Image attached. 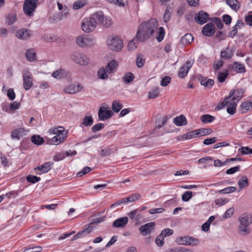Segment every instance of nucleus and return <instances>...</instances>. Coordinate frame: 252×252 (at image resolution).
<instances>
[{
    "label": "nucleus",
    "instance_id": "f257e3e1",
    "mask_svg": "<svg viewBox=\"0 0 252 252\" xmlns=\"http://www.w3.org/2000/svg\"><path fill=\"white\" fill-rule=\"evenodd\" d=\"M158 26V22L155 18H151L142 22L139 26L136 34V40L144 42L152 36Z\"/></svg>",
    "mask_w": 252,
    "mask_h": 252
},
{
    "label": "nucleus",
    "instance_id": "f03ea898",
    "mask_svg": "<svg viewBox=\"0 0 252 252\" xmlns=\"http://www.w3.org/2000/svg\"><path fill=\"white\" fill-rule=\"evenodd\" d=\"M238 220L240 223L238 226L239 233L243 235L250 234L251 229L249 228V225L252 223V215L242 214L239 217Z\"/></svg>",
    "mask_w": 252,
    "mask_h": 252
},
{
    "label": "nucleus",
    "instance_id": "7ed1b4c3",
    "mask_svg": "<svg viewBox=\"0 0 252 252\" xmlns=\"http://www.w3.org/2000/svg\"><path fill=\"white\" fill-rule=\"evenodd\" d=\"M90 16L92 20L96 22V25L100 24L105 28H108L112 24V19L110 17H105L101 11H97Z\"/></svg>",
    "mask_w": 252,
    "mask_h": 252
},
{
    "label": "nucleus",
    "instance_id": "20e7f679",
    "mask_svg": "<svg viewBox=\"0 0 252 252\" xmlns=\"http://www.w3.org/2000/svg\"><path fill=\"white\" fill-rule=\"evenodd\" d=\"M38 3V0H25L23 7L24 13L29 17L33 16Z\"/></svg>",
    "mask_w": 252,
    "mask_h": 252
},
{
    "label": "nucleus",
    "instance_id": "39448f33",
    "mask_svg": "<svg viewBox=\"0 0 252 252\" xmlns=\"http://www.w3.org/2000/svg\"><path fill=\"white\" fill-rule=\"evenodd\" d=\"M96 27V22L92 20L91 16L88 18L84 19L81 23V28L86 33L93 32Z\"/></svg>",
    "mask_w": 252,
    "mask_h": 252
},
{
    "label": "nucleus",
    "instance_id": "423d86ee",
    "mask_svg": "<svg viewBox=\"0 0 252 252\" xmlns=\"http://www.w3.org/2000/svg\"><path fill=\"white\" fill-rule=\"evenodd\" d=\"M123 41L118 37H113L107 40L109 48L112 51H119L123 48Z\"/></svg>",
    "mask_w": 252,
    "mask_h": 252
},
{
    "label": "nucleus",
    "instance_id": "0eeeda50",
    "mask_svg": "<svg viewBox=\"0 0 252 252\" xmlns=\"http://www.w3.org/2000/svg\"><path fill=\"white\" fill-rule=\"evenodd\" d=\"M71 58L76 63L82 65H87L89 62V59L86 55L79 52L73 53L71 55Z\"/></svg>",
    "mask_w": 252,
    "mask_h": 252
},
{
    "label": "nucleus",
    "instance_id": "6e6552de",
    "mask_svg": "<svg viewBox=\"0 0 252 252\" xmlns=\"http://www.w3.org/2000/svg\"><path fill=\"white\" fill-rule=\"evenodd\" d=\"M23 87L26 90H30L33 85V77L29 70L22 71Z\"/></svg>",
    "mask_w": 252,
    "mask_h": 252
},
{
    "label": "nucleus",
    "instance_id": "1a4fd4ad",
    "mask_svg": "<svg viewBox=\"0 0 252 252\" xmlns=\"http://www.w3.org/2000/svg\"><path fill=\"white\" fill-rule=\"evenodd\" d=\"M76 43L80 47H84L94 44L95 39L88 36H80L77 38Z\"/></svg>",
    "mask_w": 252,
    "mask_h": 252
},
{
    "label": "nucleus",
    "instance_id": "9d476101",
    "mask_svg": "<svg viewBox=\"0 0 252 252\" xmlns=\"http://www.w3.org/2000/svg\"><path fill=\"white\" fill-rule=\"evenodd\" d=\"M156 223L155 222H150L144 225H141L139 228V230L143 236H147L154 230Z\"/></svg>",
    "mask_w": 252,
    "mask_h": 252
},
{
    "label": "nucleus",
    "instance_id": "9b49d317",
    "mask_svg": "<svg viewBox=\"0 0 252 252\" xmlns=\"http://www.w3.org/2000/svg\"><path fill=\"white\" fill-rule=\"evenodd\" d=\"M53 163L50 161L45 162L44 164L38 165L34 168V171L37 174L48 172L52 167Z\"/></svg>",
    "mask_w": 252,
    "mask_h": 252
},
{
    "label": "nucleus",
    "instance_id": "f8f14e48",
    "mask_svg": "<svg viewBox=\"0 0 252 252\" xmlns=\"http://www.w3.org/2000/svg\"><path fill=\"white\" fill-rule=\"evenodd\" d=\"M194 20L198 24L203 25L209 21V15L203 11H200L195 14Z\"/></svg>",
    "mask_w": 252,
    "mask_h": 252
},
{
    "label": "nucleus",
    "instance_id": "ddd939ff",
    "mask_svg": "<svg viewBox=\"0 0 252 252\" xmlns=\"http://www.w3.org/2000/svg\"><path fill=\"white\" fill-rule=\"evenodd\" d=\"M113 115L111 110H108L107 108L101 107L98 112V117L99 120L104 121L111 117Z\"/></svg>",
    "mask_w": 252,
    "mask_h": 252
},
{
    "label": "nucleus",
    "instance_id": "4468645a",
    "mask_svg": "<svg viewBox=\"0 0 252 252\" xmlns=\"http://www.w3.org/2000/svg\"><path fill=\"white\" fill-rule=\"evenodd\" d=\"M215 32V26L213 23H208L205 25L202 30V32L206 36H212Z\"/></svg>",
    "mask_w": 252,
    "mask_h": 252
},
{
    "label": "nucleus",
    "instance_id": "2eb2a0df",
    "mask_svg": "<svg viewBox=\"0 0 252 252\" xmlns=\"http://www.w3.org/2000/svg\"><path fill=\"white\" fill-rule=\"evenodd\" d=\"M83 87L80 84L76 86L74 84H70L64 88L63 91L65 93L74 94L81 91Z\"/></svg>",
    "mask_w": 252,
    "mask_h": 252
},
{
    "label": "nucleus",
    "instance_id": "dca6fc26",
    "mask_svg": "<svg viewBox=\"0 0 252 252\" xmlns=\"http://www.w3.org/2000/svg\"><path fill=\"white\" fill-rule=\"evenodd\" d=\"M192 64L193 62L191 61H187L185 65L181 67L180 68V70L178 72V76L181 78H184L188 74L190 68L191 67Z\"/></svg>",
    "mask_w": 252,
    "mask_h": 252
},
{
    "label": "nucleus",
    "instance_id": "f3484780",
    "mask_svg": "<svg viewBox=\"0 0 252 252\" xmlns=\"http://www.w3.org/2000/svg\"><path fill=\"white\" fill-rule=\"evenodd\" d=\"M31 34L32 32L31 30L21 29L16 32V36L19 39L27 40L30 38Z\"/></svg>",
    "mask_w": 252,
    "mask_h": 252
},
{
    "label": "nucleus",
    "instance_id": "a211bd4d",
    "mask_svg": "<svg viewBox=\"0 0 252 252\" xmlns=\"http://www.w3.org/2000/svg\"><path fill=\"white\" fill-rule=\"evenodd\" d=\"M244 91L242 89H236L230 92L228 98L232 101L237 100L239 101L242 97Z\"/></svg>",
    "mask_w": 252,
    "mask_h": 252
},
{
    "label": "nucleus",
    "instance_id": "6ab92c4d",
    "mask_svg": "<svg viewBox=\"0 0 252 252\" xmlns=\"http://www.w3.org/2000/svg\"><path fill=\"white\" fill-rule=\"evenodd\" d=\"M128 222V219L127 217L118 218L113 222L114 227L119 228L124 227Z\"/></svg>",
    "mask_w": 252,
    "mask_h": 252
},
{
    "label": "nucleus",
    "instance_id": "aec40b11",
    "mask_svg": "<svg viewBox=\"0 0 252 252\" xmlns=\"http://www.w3.org/2000/svg\"><path fill=\"white\" fill-rule=\"evenodd\" d=\"M233 50L229 47L221 50L220 53V57L224 60H229L232 58L233 55Z\"/></svg>",
    "mask_w": 252,
    "mask_h": 252
},
{
    "label": "nucleus",
    "instance_id": "412c9836",
    "mask_svg": "<svg viewBox=\"0 0 252 252\" xmlns=\"http://www.w3.org/2000/svg\"><path fill=\"white\" fill-rule=\"evenodd\" d=\"M92 231V228H90V225H86V228L83 230L79 232L75 235H74L72 239V240H75L78 238L83 237L90 234Z\"/></svg>",
    "mask_w": 252,
    "mask_h": 252
},
{
    "label": "nucleus",
    "instance_id": "4be33fe9",
    "mask_svg": "<svg viewBox=\"0 0 252 252\" xmlns=\"http://www.w3.org/2000/svg\"><path fill=\"white\" fill-rule=\"evenodd\" d=\"M174 123L177 126H185L187 124V120L185 116L181 115L173 119Z\"/></svg>",
    "mask_w": 252,
    "mask_h": 252
},
{
    "label": "nucleus",
    "instance_id": "5701e85b",
    "mask_svg": "<svg viewBox=\"0 0 252 252\" xmlns=\"http://www.w3.org/2000/svg\"><path fill=\"white\" fill-rule=\"evenodd\" d=\"M36 53L33 49H28L26 52V57L28 61L33 62L36 60Z\"/></svg>",
    "mask_w": 252,
    "mask_h": 252
},
{
    "label": "nucleus",
    "instance_id": "b1692460",
    "mask_svg": "<svg viewBox=\"0 0 252 252\" xmlns=\"http://www.w3.org/2000/svg\"><path fill=\"white\" fill-rule=\"evenodd\" d=\"M16 14L12 12L6 15L5 23L7 25H11L16 21Z\"/></svg>",
    "mask_w": 252,
    "mask_h": 252
},
{
    "label": "nucleus",
    "instance_id": "393cba45",
    "mask_svg": "<svg viewBox=\"0 0 252 252\" xmlns=\"http://www.w3.org/2000/svg\"><path fill=\"white\" fill-rule=\"evenodd\" d=\"M196 136H203L211 134L213 130L211 128H201L195 130Z\"/></svg>",
    "mask_w": 252,
    "mask_h": 252
},
{
    "label": "nucleus",
    "instance_id": "a878e982",
    "mask_svg": "<svg viewBox=\"0 0 252 252\" xmlns=\"http://www.w3.org/2000/svg\"><path fill=\"white\" fill-rule=\"evenodd\" d=\"M193 40V37L192 35L190 33H187L185 34L181 38L180 40V44L182 45H185L187 44H189Z\"/></svg>",
    "mask_w": 252,
    "mask_h": 252
},
{
    "label": "nucleus",
    "instance_id": "bb28decb",
    "mask_svg": "<svg viewBox=\"0 0 252 252\" xmlns=\"http://www.w3.org/2000/svg\"><path fill=\"white\" fill-rule=\"evenodd\" d=\"M118 66V63L115 60H112L108 64L105 66V69L108 73H112L117 68Z\"/></svg>",
    "mask_w": 252,
    "mask_h": 252
},
{
    "label": "nucleus",
    "instance_id": "cd10ccee",
    "mask_svg": "<svg viewBox=\"0 0 252 252\" xmlns=\"http://www.w3.org/2000/svg\"><path fill=\"white\" fill-rule=\"evenodd\" d=\"M25 131L23 128H19L13 130L11 132V136L12 139H17L19 140L20 137L23 136V134Z\"/></svg>",
    "mask_w": 252,
    "mask_h": 252
},
{
    "label": "nucleus",
    "instance_id": "c85d7f7f",
    "mask_svg": "<svg viewBox=\"0 0 252 252\" xmlns=\"http://www.w3.org/2000/svg\"><path fill=\"white\" fill-rule=\"evenodd\" d=\"M199 80L201 85L206 88H211L214 84V80L209 79L207 77L203 78V77H201V78L199 79Z\"/></svg>",
    "mask_w": 252,
    "mask_h": 252
},
{
    "label": "nucleus",
    "instance_id": "c756f323",
    "mask_svg": "<svg viewBox=\"0 0 252 252\" xmlns=\"http://www.w3.org/2000/svg\"><path fill=\"white\" fill-rule=\"evenodd\" d=\"M226 3L235 11H237L240 8V4L238 0H226Z\"/></svg>",
    "mask_w": 252,
    "mask_h": 252
},
{
    "label": "nucleus",
    "instance_id": "7c9ffc66",
    "mask_svg": "<svg viewBox=\"0 0 252 252\" xmlns=\"http://www.w3.org/2000/svg\"><path fill=\"white\" fill-rule=\"evenodd\" d=\"M66 138L65 135L61 137L60 135H56L50 140V143L54 145H59L62 142H63L64 140Z\"/></svg>",
    "mask_w": 252,
    "mask_h": 252
},
{
    "label": "nucleus",
    "instance_id": "2f4dec72",
    "mask_svg": "<svg viewBox=\"0 0 252 252\" xmlns=\"http://www.w3.org/2000/svg\"><path fill=\"white\" fill-rule=\"evenodd\" d=\"M233 68L237 73H243L246 71L245 65L237 62L233 63Z\"/></svg>",
    "mask_w": 252,
    "mask_h": 252
},
{
    "label": "nucleus",
    "instance_id": "473e14b6",
    "mask_svg": "<svg viewBox=\"0 0 252 252\" xmlns=\"http://www.w3.org/2000/svg\"><path fill=\"white\" fill-rule=\"evenodd\" d=\"M200 120L203 124H207L213 122L215 120V118L209 114H204L201 116Z\"/></svg>",
    "mask_w": 252,
    "mask_h": 252
},
{
    "label": "nucleus",
    "instance_id": "72a5a7b5",
    "mask_svg": "<svg viewBox=\"0 0 252 252\" xmlns=\"http://www.w3.org/2000/svg\"><path fill=\"white\" fill-rule=\"evenodd\" d=\"M159 93L158 87H155L148 93V97L151 99L157 98Z\"/></svg>",
    "mask_w": 252,
    "mask_h": 252
},
{
    "label": "nucleus",
    "instance_id": "f704fd0d",
    "mask_svg": "<svg viewBox=\"0 0 252 252\" xmlns=\"http://www.w3.org/2000/svg\"><path fill=\"white\" fill-rule=\"evenodd\" d=\"M32 142L35 145H41L44 142V139L39 135H34L31 137Z\"/></svg>",
    "mask_w": 252,
    "mask_h": 252
},
{
    "label": "nucleus",
    "instance_id": "c9c22d12",
    "mask_svg": "<svg viewBox=\"0 0 252 252\" xmlns=\"http://www.w3.org/2000/svg\"><path fill=\"white\" fill-rule=\"evenodd\" d=\"M134 76L131 72H128L125 74L123 77V80L126 84H128L133 81Z\"/></svg>",
    "mask_w": 252,
    "mask_h": 252
},
{
    "label": "nucleus",
    "instance_id": "e433bc0d",
    "mask_svg": "<svg viewBox=\"0 0 252 252\" xmlns=\"http://www.w3.org/2000/svg\"><path fill=\"white\" fill-rule=\"evenodd\" d=\"M86 4L87 0H78L73 3V8L78 10L83 7Z\"/></svg>",
    "mask_w": 252,
    "mask_h": 252
},
{
    "label": "nucleus",
    "instance_id": "4c0bfd02",
    "mask_svg": "<svg viewBox=\"0 0 252 252\" xmlns=\"http://www.w3.org/2000/svg\"><path fill=\"white\" fill-rule=\"evenodd\" d=\"M165 35V30L162 27L158 28V31L156 34V39L158 42H161Z\"/></svg>",
    "mask_w": 252,
    "mask_h": 252
},
{
    "label": "nucleus",
    "instance_id": "58836bf2",
    "mask_svg": "<svg viewBox=\"0 0 252 252\" xmlns=\"http://www.w3.org/2000/svg\"><path fill=\"white\" fill-rule=\"evenodd\" d=\"M229 74L228 71L226 70L223 72H220L218 73V80L220 83H223L225 81V79L227 78Z\"/></svg>",
    "mask_w": 252,
    "mask_h": 252
},
{
    "label": "nucleus",
    "instance_id": "ea45409f",
    "mask_svg": "<svg viewBox=\"0 0 252 252\" xmlns=\"http://www.w3.org/2000/svg\"><path fill=\"white\" fill-rule=\"evenodd\" d=\"M93 124V119L92 116H85L82 123V125L85 126H91Z\"/></svg>",
    "mask_w": 252,
    "mask_h": 252
},
{
    "label": "nucleus",
    "instance_id": "a19ab883",
    "mask_svg": "<svg viewBox=\"0 0 252 252\" xmlns=\"http://www.w3.org/2000/svg\"><path fill=\"white\" fill-rule=\"evenodd\" d=\"M241 189L244 187H247L249 185L248 178L247 176H243L238 181V183Z\"/></svg>",
    "mask_w": 252,
    "mask_h": 252
},
{
    "label": "nucleus",
    "instance_id": "79ce46f5",
    "mask_svg": "<svg viewBox=\"0 0 252 252\" xmlns=\"http://www.w3.org/2000/svg\"><path fill=\"white\" fill-rule=\"evenodd\" d=\"M123 108V105L119 101H114L112 103V109L114 112L118 113Z\"/></svg>",
    "mask_w": 252,
    "mask_h": 252
},
{
    "label": "nucleus",
    "instance_id": "37998d69",
    "mask_svg": "<svg viewBox=\"0 0 252 252\" xmlns=\"http://www.w3.org/2000/svg\"><path fill=\"white\" fill-rule=\"evenodd\" d=\"M107 73L108 72L106 71L105 68H104V67H102L98 70L97 74L99 78L102 79H106L108 77Z\"/></svg>",
    "mask_w": 252,
    "mask_h": 252
},
{
    "label": "nucleus",
    "instance_id": "c03bdc74",
    "mask_svg": "<svg viewBox=\"0 0 252 252\" xmlns=\"http://www.w3.org/2000/svg\"><path fill=\"white\" fill-rule=\"evenodd\" d=\"M65 70L63 69H59L52 73V76L55 78H61L65 74Z\"/></svg>",
    "mask_w": 252,
    "mask_h": 252
},
{
    "label": "nucleus",
    "instance_id": "a18cd8bd",
    "mask_svg": "<svg viewBox=\"0 0 252 252\" xmlns=\"http://www.w3.org/2000/svg\"><path fill=\"white\" fill-rule=\"evenodd\" d=\"M236 106L237 104L234 101L233 103L231 102L227 108V112L230 115L234 114L236 112Z\"/></svg>",
    "mask_w": 252,
    "mask_h": 252
},
{
    "label": "nucleus",
    "instance_id": "49530a36",
    "mask_svg": "<svg viewBox=\"0 0 252 252\" xmlns=\"http://www.w3.org/2000/svg\"><path fill=\"white\" fill-rule=\"evenodd\" d=\"M196 137L197 136L195 130H194L182 135V139H190Z\"/></svg>",
    "mask_w": 252,
    "mask_h": 252
},
{
    "label": "nucleus",
    "instance_id": "de8ad7c7",
    "mask_svg": "<svg viewBox=\"0 0 252 252\" xmlns=\"http://www.w3.org/2000/svg\"><path fill=\"white\" fill-rule=\"evenodd\" d=\"M27 181L32 184L38 182L40 180V178L34 175H29L26 178Z\"/></svg>",
    "mask_w": 252,
    "mask_h": 252
},
{
    "label": "nucleus",
    "instance_id": "09e8293b",
    "mask_svg": "<svg viewBox=\"0 0 252 252\" xmlns=\"http://www.w3.org/2000/svg\"><path fill=\"white\" fill-rule=\"evenodd\" d=\"M241 109H242V113H246L251 107V105L249 101L243 102L241 105Z\"/></svg>",
    "mask_w": 252,
    "mask_h": 252
},
{
    "label": "nucleus",
    "instance_id": "8fccbe9b",
    "mask_svg": "<svg viewBox=\"0 0 252 252\" xmlns=\"http://www.w3.org/2000/svg\"><path fill=\"white\" fill-rule=\"evenodd\" d=\"M188 243L187 245L196 246L199 243L198 239L188 236Z\"/></svg>",
    "mask_w": 252,
    "mask_h": 252
},
{
    "label": "nucleus",
    "instance_id": "3c124183",
    "mask_svg": "<svg viewBox=\"0 0 252 252\" xmlns=\"http://www.w3.org/2000/svg\"><path fill=\"white\" fill-rule=\"evenodd\" d=\"M236 189L235 187H228L219 191L220 193H229L234 192Z\"/></svg>",
    "mask_w": 252,
    "mask_h": 252
},
{
    "label": "nucleus",
    "instance_id": "603ef678",
    "mask_svg": "<svg viewBox=\"0 0 252 252\" xmlns=\"http://www.w3.org/2000/svg\"><path fill=\"white\" fill-rule=\"evenodd\" d=\"M111 153V149L110 147H106L101 150L100 152V156L102 157L109 156Z\"/></svg>",
    "mask_w": 252,
    "mask_h": 252
},
{
    "label": "nucleus",
    "instance_id": "864d4df0",
    "mask_svg": "<svg viewBox=\"0 0 252 252\" xmlns=\"http://www.w3.org/2000/svg\"><path fill=\"white\" fill-rule=\"evenodd\" d=\"M192 196V192L191 191H186L182 196L183 201L187 202L188 201Z\"/></svg>",
    "mask_w": 252,
    "mask_h": 252
},
{
    "label": "nucleus",
    "instance_id": "5fc2aeb1",
    "mask_svg": "<svg viewBox=\"0 0 252 252\" xmlns=\"http://www.w3.org/2000/svg\"><path fill=\"white\" fill-rule=\"evenodd\" d=\"M173 230L170 228H165L162 230L160 234L163 236V238L168 237L173 234Z\"/></svg>",
    "mask_w": 252,
    "mask_h": 252
},
{
    "label": "nucleus",
    "instance_id": "6e6d98bb",
    "mask_svg": "<svg viewBox=\"0 0 252 252\" xmlns=\"http://www.w3.org/2000/svg\"><path fill=\"white\" fill-rule=\"evenodd\" d=\"M137 45V41L135 42V39H133L129 42L127 45V49L129 51H132L136 48Z\"/></svg>",
    "mask_w": 252,
    "mask_h": 252
},
{
    "label": "nucleus",
    "instance_id": "4d7b16f0",
    "mask_svg": "<svg viewBox=\"0 0 252 252\" xmlns=\"http://www.w3.org/2000/svg\"><path fill=\"white\" fill-rule=\"evenodd\" d=\"M140 196L141 195L139 193L132 194L127 197L126 200H128V202H133L139 199L140 197Z\"/></svg>",
    "mask_w": 252,
    "mask_h": 252
},
{
    "label": "nucleus",
    "instance_id": "13d9d810",
    "mask_svg": "<svg viewBox=\"0 0 252 252\" xmlns=\"http://www.w3.org/2000/svg\"><path fill=\"white\" fill-rule=\"evenodd\" d=\"M188 240V236L180 237L176 239L177 243L180 245H187Z\"/></svg>",
    "mask_w": 252,
    "mask_h": 252
},
{
    "label": "nucleus",
    "instance_id": "bf43d9fd",
    "mask_svg": "<svg viewBox=\"0 0 252 252\" xmlns=\"http://www.w3.org/2000/svg\"><path fill=\"white\" fill-rule=\"evenodd\" d=\"M92 168L89 167H85L84 168L82 169L81 171H79L77 174V176L78 177H81L83 176V175L86 174L87 173H89L90 171L92 170Z\"/></svg>",
    "mask_w": 252,
    "mask_h": 252
},
{
    "label": "nucleus",
    "instance_id": "052dcab7",
    "mask_svg": "<svg viewBox=\"0 0 252 252\" xmlns=\"http://www.w3.org/2000/svg\"><path fill=\"white\" fill-rule=\"evenodd\" d=\"M57 135H60V136L65 135L67 137L68 131H65V129L63 126H59L57 127Z\"/></svg>",
    "mask_w": 252,
    "mask_h": 252
},
{
    "label": "nucleus",
    "instance_id": "680f3d73",
    "mask_svg": "<svg viewBox=\"0 0 252 252\" xmlns=\"http://www.w3.org/2000/svg\"><path fill=\"white\" fill-rule=\"evenodd\" d=\"M213 22L217 25V27L219 29H222L223 27V24L220 18L215 17L213 19Z\"/></svg>",
    "mask_w": 252,
    "mask_h": 252
},
{
    "label": "nucleus",
    "instance_id": "e2e57ef3",
    "mask_svg": "<svg viewBox=\"0 0 252 252\" xmlns=\"http://www.w3.org/2000/svg\"><path fill=\"white\" fill-rule=\"evenodd\" d=\"M241 154L248 155L249 154H252V149L250 148L249 147H243L239 150Z\"/></svg>",
    "mask_w": 252,
    "mask_h": 252
},
{
    "label": "nucleus",
    "instance_id": "0e129e2a",
    "mask_svg": "<svg viewBox=\"0 0 252 252\" xmlns=\"http://www.w3.org/2000/svg\"><path fill=\"white\" fill-rule=\"evenodd\" d=\"M156 243L158 246H162L164 244L163 236L160 234L156 239Z\"/></svg>",
    "mask_w": 252,
    "mask_h": 252
},
{
    "label": "nucleus",
    "instance_id": "69168bd1",
    "mask_svg": "<svg viewBox=\"0 0 252 252\" xmlns=\"http://www.w3.org/2000/svg\"><path fill=\"white\" fill-rule=\"evenodd\" d=\"M171 77L168 76H164L160 81V85L162 86H166L170 82Z\"/></svg>",
    "mask_w": 252,
    "mask_h": 252
},
{
    "label": "nucleus",
    "instance_id": "338daca9",
    "mask_svg": "<svg viewBox=\"0 0 252 252\" xmlns=\"http://www.w3.org/2000/svg\"><path fill=\"white\" fill-rule=\"evenodd\" d=\"M104 127V125L103 124L99 123L94 125L92 127V130L93 132H96L99 130L103 128Z\"/></svg>",
    "mask_w": 252,
    "mask_h": 252
},
{
    "label": "nucleus",
    "instance_id": "774afa93",
    "mask_svg": "<svg viewBox=\"0 0 252 252\" xmlns=\"http://www.w3.org/2000/svg\"><path fill=\"white\" fill-rule=\"evenodd\" d=\"M234 209L233 207L229 208L223 215V218L225 219L230 218L233 215Z\"/></svg>",
    "mask_w": 252,
    "mask_h": 252
}]
</instances>
